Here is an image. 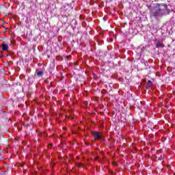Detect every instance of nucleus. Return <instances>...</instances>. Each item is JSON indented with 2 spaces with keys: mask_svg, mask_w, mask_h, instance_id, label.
Masks as SVG:
<instances>
[{
  "mask_svg": "<svg viewBox=\"0 0 175 175\" xmlns=\"http://www.w3.org/2000/svg\"><path fill=\"white\" fill-rule=\"evenodd\" d=\"M156 47L157 49H163V47H165V45H163V44H162L160 41H159L157 44H156Z\"/></svg>",
  "mask_w": 175,
  "mask_h": 175,
  "instance_id": "20e7f679",
  "label": "nucleus"
},
{
  "mask_svg": "<svg viewBox=\"0 0 175 175\" xmlns=\"http://www.w3.org/2000/svg\"><path fill=\"white\" fill-rule=\"evenodd\" d=\"M77 166H78L79 169H83V167H84L82 163H77Z\"/></svg>",
  "mask_w": 175,
  "mask_h": 175,
  "instance_id": "6e6552de",
  "label": "nucleus"
},
{
  "mask_svg": "<svg viewBox=\"0 0 175 175\" xmlns=\"http://www.w3.org/2000/svg\"><path fill=\"white\" fill-rule=\"evenodd\" d=\"M49 147H53V144H50L49 145Z\"/></svg>",
  "mask_w": 175,
  "mask_h": 175,
  "instance_id": "9b49d317",
  "label": "nucleus"
},
{
  "mask_svg": "<svg viewBox=\"0 0 175 175\" xmlns=\"http://www.w3.org/2000/svg\"><path fill=\"white\" fill-rule=\"evenodd\" d=\"M18 55H19V57H21L22 55L21 51L18 52Z\"/></svg>",
  "mask_w": 175,
  "mask_h": 175,
  "instance_id": "1a4fd4ad",
  "label": "nucleus"
},
{
  "mask_svg": "<svg viewBox=\"0 0 175 175\" xmlns=\"http://www.w3.org/2000/svg\"><path fill=\"white\" fill-rule=\"evenodd\" d=\"M151 87H152V82L151 81H148L146 84L147 90H151Z\"/></svg>",
  "mask_w": 175,
  "mask_h": 175,
  "instance_id": "39448f33",
  "label": "nucleus"
},
{
  "mask_svg": "<svg viewBox=\"0 0 175 175\" xmlns=\"http://www.w3.org/2000/svg\"><path fill=\"white\" fill-rule=\"evenodd\" d=\"M1 47H3V51H8L9 50V46L6 44H2Z\"/></svg>",
  "mask_w": 175,
  "mask_h": 175,
  "instance_id": "423d86ee",
  "label": "nucleus"
},
{
  "mask_svg": "<svg viewBox=\"0 0 175 175\" xmlns=\"http://www.w3.org/2000/svg\"><path fill=\"white\" fill-rule=\"evenodd\" d=\"M148 9L150 12V17L159 18V17H165L169 16L172 13V10L167 8L166 3H156L153 7L148 6Z\"/></svg>",
  "mask_w": 175,
  "mask_h": 175,
  "instance_id": "f257e3e1",
  "label": "nucleus"
},
{
  "mask_svg": "<svg viewBox=\"0 0 175 175\" xmlns=\"http://www.w3.org/2000/svg\"><path fill=\"white\" fill-rule=\"evenodd\" d=\"M92 135L94 136L95 140H99L100 139H102L103 140V137H102L100 134L98 133V131H93L92 133Z\"/></svg>",
  "mask_w": 175,
  "mask_h": 175,
  "instance_id": "7ed1b4c3",
  "label": "nucleus"
},
{
  "mask_svg": "<svg viewBox=\"0 0 175 175\" xmlns=\"http://www.w3.org/2000/svg\"><path fill=\"white\" fill-rule=\"evenodd\" d=\"M26 172H27V171L25 170V171L23 172V173H26Z\"/></svg>",
  "mask_w": 175,
  "mask_h": 175,
  "instance_id": "f8f14e48",
  "label": "nucleus"
},
{
  "mask_svg": "<svg viewBox=\"0 0 175 175\" xmlns=\"http://www.w3.org/2000/svg\"><path fill=\"white\" fill-rule=\"evenodd\" d=\"M15 33L16 36H18V38L23 36V31H21V25H18V28L15 31Z\"/></svg>",
  "mask_w": 175,
  "mask_h": 175,
  "instance_id": "f03ea898",
  "label": "nucleus"
},
{
  "mask_svg": "<svg viewBox=\"0 0 175 175\" xmlns=\"http://www.w3.org/2000/svg\"><path fill=\"white\" fill-rule=\"evenodd\" d=\"M43 75H44L43 71H38V72H37V76H38V77H42V76H43Z\"/></svg>",
  "mask_w": 175,
  "mask_h": 175,
  "instance_id": "0eeeda50",
  "label": "nucleus"
},
{
  "mask_svg": "<svg viewBox=\"0 0 175 175\" xmlns=\"http://www.w3.org/2000/svg\"><path fill=\"white\" fill-rule=\"evenodd\" d=\"M19 139H20V137H16V138H15V141H16V142H18Z\"/></svg>",
  "mask_w": 175,
  "mask_h": 175,
  "instance_id": "9d476101",
  "label": "nucleus"
}]
</instances>
